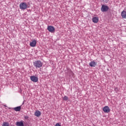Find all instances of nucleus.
Listing matches in <instances>:
<instances>
[{"instance_id":"1","label":"nucleus","mask_w":126,"mask_h":126,"mask_svg":"<svg viewBox=\"0 0 126 126\" xmlns=\"http://www.w3.org/2000/svg\"><path fill=\"white\" fill-rule=\"evenodd\" d=\"M33 65L36 68H39L43 66V63L40 60H37L33 62Z\"/></svg>"},{"instance_id":"2","label":"nucleus","mask_w":126,"mask_h":126,"mask_svg":"<svg viewBox=\"0 0 126 126\" xmlns=\"http://www.w3.org/2000/svg\"><path fill=\"white\" fill-rule=\"evenodd\" d=\"M20 9H23V10L28 8V5L26 2H23L20 4Z\"/></svg>"},{"instance_id":"3","label":"nucleus","mask_w":126,"mask_h":126,"mask_svg":"<svg viewBox=\"0 0 126 126\" xmlns=\"http://www.w3.org/2000/svg\"><path fill=\"white\" fill-rule=\"evenodd\" d=\"M101 10L102 12H106V11H108V10H109V7L106 5H102Z\"/></svg>"},{"instance_id":"4","label":"nucleus","mask_w":126,"mask_h":126,"mask_svg":"<svg viewBox=\"0 0 126 126\" xmlns=\"http://www.w3.org/2000/svg\"><path fill=\"white\" fill-rule=\"evenodd\" d=\"M47 30H48L49 32H51V33H55V27L52 26H48Z\"/></svg>"},{"instance_id":"5","label":"nucleus","mask_w":126,"mask_h":126,"mask_svg":"<svg viewBox=\"0 0 126 126\" xmlns=\"http://www.w3.org/2000/svg\"><path fill=\"white\" fill-rule=\"evenodd\" d=\"M103 111L104 113H110V108L108 106H104L103 108Z\"/></svg>"},{"instance_id":"6","label":"nucleus","mask_w":126,"mask_h":126,"mask_svg":"<svg viewBox=\"0 0 126 126\" xmlns=\"http://www.w3.org/2000/svg\"><path fill=\"white\" fill-rule=\"evenodd\" d=\"M90 66H91L92 67H95L97 65V63L95 62V61H93L90 62L89 63Z\"/></svg>"},{"instance_id":"7","label":"nucleus","mask_w":126,"mask_h":126,"mask_svg":"<svg viewBox=\"0 0 126 126\" xmlns=\"http://www.w3.org/2000/svg\"><path fill=\"white\" fill-rule=\"evenodd\" d=\"M31 80L33 81V82H37L38 81V77L35 76H31Z\"/></svg>"},{"instance_id":"8","label":"nucleus","mask_w":126,"mask_h":126,"mask_svg":"<svg viewBox=\"0 0 126 126\" xmlns=\"http://www.w3.org/2000/svg\"><path fill=\"white\" fill-rule=\"evenodd\" d=\"M36 44H37V41H36V40H33L32 41V42L30 43V46L31 47H36Z\"/></svg>"},{"instance_id":"9","label":"nucleus","mask_w":126,"mask_h":126,"mask_svg":"<svg viewBox=\"0 0 126 126\" xmlns=\"http://www.w3.org/2000/svg\"><path fill=\"white\" fill-rule=\"evenodd\" d=\"M121 16H122V18L126 19V11L123 10L121 12Z\"/></svg>"},{"instance_id":"10","label":"nucleus","mask_w":126,"mask_h":126,"mask_svg":"<svg viewBox=\"0 0 126 126\" xmlns=\"http://www.w3.org/2000/svg\"><path fill=\"white\" fill-rule=\"evenodd\" d=\"M93 22L94 23H98V22H99V18L95 17H94L93 18Z\"/></svg>"},{"instance_id":"11","label":"nucleus","mask_w":126,"mask_h":126,"mask_svg":"<svg viewBox=\"0 0 126 126\" xmlns=\"http://www.w3.org/2000/svg\"><path fill=\"white\" fill-rule=\"evenodd\" d=\"M16 126H24V123H23V121L17 122Z\"/></svg>"},{"instance_id":"12","label":"nucleus","mask_w":126,"mask_h":126,"mask_svg":"<svg viewBox=\"0 0 126 126\" xmlns=\"http://www.w3.org/2000/svg\"><path fill=\"white\" fill-rule=\"evenodd\" d=\"M13 110L15 111V112H20V110H21V106H17L13 108Z\"/></svg>"},{"instance_id":"13","label":"nucleus","mask_w":126,"mask_h":126,"mask_svg":"<svg viewBox=\"0 0 126 126\" xmlns=\"http://www.w3.org/2000/svg\"><path fill=\"white\" fill-rule=\"evenodd\" d=\"M34 115L36 117H40L41 116V112L39 110H36L34 113Z\"/></svg>"},{"instance_id":"14","label":"nucleus","mask_w":126,"mask_h":126,"mask_svg":"<svg viewBox=\"0 0 126 126\" xmlns=\"http://www.w3.org/2000/svg\"><path fill=\"white\" fill-rule=\"evenodd\" d=\"M63 99L64 101H67V100H68V97L65 95L63 97Z\"/></svg>"},{"instance_id":"15","label":"nucleus","mask_w":126,"mask_h":126,"mask_svg":"<svg viewBox=\"0 0 126 126\" xmlns=\"http://www.w3.org/2000/svg\"><path fill=\"white\" fill-rule=\"evenodd\" d=\"M2 126H8V123L6 122H4Z\"/></svg>"},{"instance_id":"16","label":"nucleus","mask_w":126,"mask_h":126,"mask_svg":"<svg viewBox=\"0 0 126 126\" xmlns=\"http://www.w3.org/2000/svg\"><path fill=\"white\" fill-rule=\"evenodd\" d=\"M55 126H62L60 123H57Z\"/></svg>"},{"instance_id":"17","label":"nucleus","mask_w":126,"mask_h":126,"mask_svg":"<svg viewBox=\"0 0 126 126\" xmlns=\"http://www.w3.org/2000/svg\"><path fill=\"white\" fill-rule=\"evenodd\" d=\"M24 119H25L26 120H27V119H29V117H28V116H24Z\"/></svg>"}]
</instances>
